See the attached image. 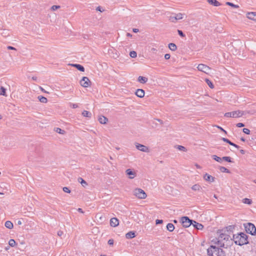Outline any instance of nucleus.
Masks as SVG:
<instances>
[{
    "label": "nucleus",
    "mask_w": 256,
    "mask_h": 256,
    "mask_svg": "<svg viewBox=\"0 0 256 256\" xmlns=\"http://www.w3.org/2000/svg\"><path fill=\"white\" fill-rule=\"evenodd\" d=\"M248 236L244 232H238L237 234H233L232 238L236 244L240 246L249 244L248 240Z\"/></svg>",
    "instance_id": "1"
},
{
    "label": "nucleus",
    "mask_w": 256,
    "mask_h": 256,
    "mask_svg": "<svg viewBox=\"0 0 256 256\" xmlns=\"http://www.w3.org/2000/svg\"><path fill=\"white\" fill-rule=\"evenodd\" d=\"M244 226L246 233L252 236H255L256 234V228L253 224L251 222H248L244 224Z\"/></svg>",
    "instance_id": "2"
},
{
    "label": "nucleus",
    "mask_w": 256,
    "mask_h": 256,
    "mask_svg": "<svg viewBox=\"0 0 256 256\" xmlns=\"http://www.w3.org/2000/svg\"><path fill=\"white\" fill-rule=\"evenodd\" d=\"M220 248L215 246L211 245L207 249V254L208 256H217L220 253Z\"/></svg>",
    "instance_id": "3"
},
{
    "label": "nucleus",
    "mask_w": 256,
    "mask_h": 256,
    "mask_svg": "<svg viewBox=\"0 0 256 256\" xmlns=\"http://www.w3.org/2000/svg\"><path fill=\"white\" fill-rule=\"evenodd\" d=\"M134 195L136 197H137L139 199H144L146 198L147 195L145 192L140 188H136L134 190Z\"/></svg>",
    "instance_id": "4"
},
{
    "label": "nucleus",
    "mask_w": 256,
    "mask_h": 256,
    "mask_svg": "<svg viewBox=\"0 0 256 256\" xmlns=\"http://www.w3.org/2000/svg\"><path fill=\"white\" fill-rule=\"evenodd\" d=\"M244 114V112L240 110L234 111L232 112H228L224 114V116L226 118H239L242 116Z\"/></svg>",
    "instance_id": "5"
},
{
    "label": "nucleus",
    "mask_w": 256,
    "mask_h": 256,
    "mask_svg": "<svg viewBox=\"0 0 256 256\" xmlns=\"http://www.w3.org/2000/svg\"><path fill=\"white\" fill-rule=\"evenodd\" d=\"M192 220H190L188 217L184 216L181 218V222L184 227L188 228L191 226L192 223Z\"/></svg>",
    "instance_id": "6"
},
{
    "label": "nucleus",
    "mask_w": 256,
    "mask_h": 256,
    "mask_svg": "<svg viewBox=\"0 0 256 256\" xmlns=\"http://www.w3.org/2000/svg\"><path fill=\"white\" fill-rule=\"evenodd\" d=\"M198 70L206 74H208L210 71V68L204 64H199L197 67Z\"/></svg>",
    "instance_id": "7"
},
{
    "label": "nucleus",
    "mask_w": 256,
    "mask_h": 256,
    "mask_svg": "<svg viewBox=\"0 0 256 256\" xmlns=\"http://www.w3.org/2000/svg\"><path fill=\"white\" fill-rule=\"evenodd\" d=\"M80 85L84 88H88L91 84V82L86 76H84L80 81Z\"/></svg>",
    "instance_id": "8"
},
{
    "label": "nucleus",
    "mask_w": 256,
    "mask_h": 256,
    "mask_svg": "<svg viewBox=\"0 0 256 256\" xmlns=\"http://www.w3.org/2000/svg\"><path fill=\"white\" fill-rule=\"evenodd\" d=\"M226 230L224 229L218 230V233L219 234V238H223L224 240H228L230 238L229 234L225 233Z\"/></svg>",
    "instance_id": "9"
},
{
    "label": "nucleus",
    "mask_w": 256,
    "mask_h": 256,
    "mask_svg": "<svg viewBox=\"0 0 256 256\" xmlns=\"http://www.w3.org/2000/svg\"><path fill=\"white\" fill-rule=\"evenodd\" d=\"M136 146L138 150L140 151H142V152H149V149H148V147H147L143 144H140L138 143H136Z\"/></svg>",
    "instance_id": "10"
},
{
    "label": "nucleus",
    "mask_w": 256,
    "mask_h": 256,
    "mask_svg": "<svg viewBox=\"0 0 256 256\" xmlns=\"http://www.w3.org/2000/svg\"><path fill=\"white\" fill-rule=\"evenodd\" d=\"M126 175L128 176V178L130 179L134 178L136 175V172L130 168L127 169L126 171Z\"/></svg>",
    "instance_id": "11"
},
{
    "label": "nucleus",
    "mask_w": 256,
    "mask_h": 256,
    "mask_svg": "<svg viewBox=\"0 0 256 256\" xmlns=\"http://www.w3.org/2000/svg\"><path fill=\"white\" fill-rule=\"evenodd\" d=\"M119 224L118 220L116 218H112L110 220V224L112 226L116 227Z\"/></svg>",
    "instance_id": "12"
},
{
    "label": "nucleus",
    "mask_w": 256,
    "mask_h": 256,
    "mask_svg": "<svg viewBox=\"0 0 256 256\" xmlns=\"http://www.w3.org/2000/svg\"><path fill=\"white\" fill-rule=\"evenodd\" d=\"M204 178L206 180V181H208V182H213L214 181V180H215V178L214 177V176H212L208 174H206L204 176Z\"/></svg>",
    "instance_id": "13"
},
{
    "label": "nucleus",
    "mask_w": 256,
    "mask_h": 256,
    "mask_svg": "<svg viewBox=\"0 0 256 256\" xmlns=\"http://www.w3.org/2000/svg\"><path fill=\"white\" fill-rule=\"evenodd\" d=\"M247 18L253 20H256V12H248L246 14Z\"/></svg>",
    "instance_id": "14"
},
{
    "label": "nucleus",
    "mask_w": 256,
    "mask_h": 256,
    "mask_svg": "<svg viewBox=\"0 0 256 256\" xmlns=\"http://www.w3.org/2000/svg\"><path fill=\"white\" fill-rule=\"evenodd\" d=\"M135 94L137 96L142 98L144 96V91L142 89H138L135 92Z\"/></svg>",
    "instance_id": "15"
},
{
    "label": "nucleus",
    "mask_w": 256,
    "mask_h": 256,
    "mask_svg": "<svg viewBox=\"0 0 256 256\" xmlns=\"http://www.w3.org/2000/svg\"><path fill=\"white\" fill-rule=\"evenodd\" d=\"M192 223L193 224H192V225L194 226V227L197 229V230H202L204 228V226L202 224H200V223H198L196 222L195 220H192Z\"/></svg>",
    "instance_id": "16"
},
{
    "label": "nucleus",
    "mask_w": 256,
    "mask_h": 256,
    "mask_svg": "<svg viewBox=\"0 0 256 256\" xmlns=\"http://www.w3.org/2000/svg\"><path fill=\"white\" fill-rule=\"evenodd\" d=\"M70 65L76 68L78 70H80V72H84V68L81 64H70Z\"/></svg>",
    "instance_id": "17"
},
{
    "label": "nucleus",
    "mask_w": 256,
    "mask_h": 256,
    "mask_svg": "<svg viewBox=\"0 0 256 256\" xmlns=\"http://www.w3.org/2000/svg\"><path fill=\"white\" fill-rule=\"evenodd\" d=\"M136 236V232L134 231H130L126 233V238L127 239L132 238H134Z\"/></svg>",
    "instance_id": "18"
},
{
    "label": "nucleus",
    "mask_w": 256,
    "mask_h": 256,
    "mask_svg": "<svg viewBox=\"0 0 256 256\" xmlns=\"http://www.w3.org/2000/svg\"><path fill=\"white\" fill-rule=\"evenodd\" d=\"M98 120L101 124H106L108 122V118L103 116H100Z\"/></svg>",
    "instance_id": "19"
},
{
    "label": "nucleus",
    "mask_w": 256,
    "mask_h": 256,
    "mask_svg": "<svg viewBox=\"0 0 256 256\" xmlns=\"http://www.w3.org/2000/svg\"><path fill=\"white\" fill-rule=\"evenodd\" d=\"M207 2L210 4L215 6H220L222 4L218 2L216 0H207Z\"/></svg>",
    "instance_id": "20"
},
{
    "label": "nucleus",
    "mask_w": 256,
    "mask_h": 256,
    "mask_svg": "<svg viewBox=\"0 0 256 256\" xmlns=\"http://www.w3.org/2000/svg\"><path fill=\"white\" fill-rule=\"evenodd\" d=\"M148 78L142 76H139L138 80L141 84H145L148 81Z\"/></svg>",
    "instance_id": "21"
},
{
    "label": "nucleus",
    "mask_w": 256,
    "mask_h": 256,
    "mask_svg": "<svg viewBox=\"0 0 256 256\" xmlns=\"http://www.w3.org/2000/svg\"><path fill=\"white\" fill-rule=\"evenodd\" d=\"M235 228V226L234 225H230L226 228L224 230H226V231L228 232L230 234V232H232L234 231V230Z\"/></svg>",
    "instance_id": "22"
},
{
    "label": "nucleus",
    "mask_w": 256,
    "mask_h": 256,
    "mask_svg": "<svg viewBox=\"0 0 256 256\" xmlns=\"http://www.w3.org/2000/svg\"><path fill=\"white\" fill-rule=\"evenodd\" d=\"M166 229L169 232H172L174 229V226L172 224L168 223L166 226Z\"/></svg>",
    "instance_id": "23"
},
{
    "label": "nucleus",
    "mask_w": 256,
    "mask_h": 256,
    "mask_svg": "<svg viewBox=\"0 0 256 256\" xmlns=\"http://www.w3.org/2000/svg\"><path fill=\"white\" fill-rule=\"evenodd\" d=\"M82 115L84 117L90 118L92 117V114L90 112L84 110L82 112Z\"/></svg>",
    "instance_id": "24"
},
{
    "label": "nucleus",
    "mask_w": 256,
    "mask_h": 256,
    "mask_svg": "<svg viewBox=\"0 0 256 256\" xmlns=\"http://www.w3.org/2000/svg\"><path fill=\"white\" fill-rule=\"evenodd\" d=\"M5 226L8 229H12L14 225L10 221L8 220L5 222Z\"/></svg>",
    "instance_id": "25"
},
{
    "label": "nucleus",
    "mask_w": 256,
    "mask_h": 256,
    "mask_svg": "<svg viewBox=\"0 0 256 256\" xmlns=\"http://www.w3.org/2000/svg\"><path fill=\"white\" fill-rule=\"evenodd\" d=\"M169 48L172 51H175L177 49V46L174 43H170L168 44Z\"/></svg>",
    "instance_id": "26"
},
{
    "label": "nucleus",
    "mask_w": 256,
    "mask_h": 256,
    "mask_svg": "<svg viewBox=\"0 0 256 256\" xmlns=\"http://www.w3.org/2000/svg\"><path fill=\"white\" fill-rule=\"evenodd\" d=\"M219 170L222 172H226V173H228V174L230 173V170L224 166H220Z\"/></svg>",
    "instance_id": "27"
},
{
    "label": "nucleus",
    "mask_w": 256,
    "mask_h": 256,
    "mask_svg": "<svg viewBox=\"0 0 256 256\" xmlns=\"http://www.w3.org/2000/svg\"><path fill=\"white\" fill-rule=\"evenodd\" d=\"M38 98L39 100L42 103L45 104L46 103L48 102L47 98L46 97L43 96H38Z\"/></svg>",
    "instance_id": "28"
},
{
    "label": "nucleus",
    "mask_w": 256,
    "mask_h": 256,
    "mask_svg": "<svg viewBox=\"0 0 256 256\" xmlns=\"http://www.w3.org/2000/svg\"><path fill=\"white\" fill-rule=\"evenodd\" d=\"M78 182H80L82 186L84 187L85 186L87 185V182L82 178L80 177L78 179Z\"/></svg>",
    "instance_id": "29"
},
{
    "label": "nucleus",
    "mask_w": 256,
    "mask_h": 256,
    "mask_svg": "<svg viewBox=\"0 0 256 256\" xmlns=\"http://www.w3.org/2000/svg\"><path fill=\"white\" fill-rule=\"evenodd\" d=\"M0 95L3 96H6V89L3 86H1L0 88Z\"/></svg>",
    "instance_id": "30"
},
{
    "label": "nucleus",
    "mask_w": 256,
    "mask_h": 256,
    "mask_svg": "<svg viewBox=\"0 0 256 256\" xmlns=\"http://www.w3.org/2000/svg\"><path fill=\"white\" fill-rule=\"evenodd\" d=\"M212 157L214 160L218 162H222V158H221L216 155H212Z\"/></svg>",
    "instance_id": "31"
},
{
    "label": "nucleus",
    "mask_w": 256,
    "mask_h": 256,
    "mask_svg": "<svg viewBox=\"0 0 256 256\" xmlns=\"http://www.w3.org/2000/svg\"><path fill=\"white\" fill-rule=\"evenodd\" d=\"M242 202L246 204H250L252 203V200L250 198H244L242 200Z\"/></svg>",
    "instance_id": "32"
},
{
    "label": "nucleus",
    "mask_w": 256,
    "mask_h": 256,
    "mask_svg": "<svg viewBox=\"0 0 256 256\" xmlns=\"http://www.w3.org/2000/svg\"><path fill=\"white\" fill-rule=\"evenodd\" d=\"M55 131L58 133V134H64L66 133V132L64 130H63L62 129H61L60 128H56L55 129Z\"/></svg>",
    "instance_id": "33"
},
{
    "label": "nucleus",
    "mask_w": 256,
    "mask_h": 256,
    "mask_svg": "<svg viewBox=\"0 0 256 256\" xmlns=\"http://www.w3.org/2000/svg\"><path fill=\"white\" fill-rule=\"evenodd\" d=\"M176 18V20H182L183 18V15L184 14H182L181 13H178L177 14H174Z\"/></svg>",
    "instance_id": "34"
},
{
    "label": "nucleus",
    "mask_w": 256,
    "mask_h": 256,
    "mask_svg": "<svg viewBox=\"0 0 256 256\" xmlns=\"http://www.w3.org/2000/svg\"><path fill=\"white\" fill-rule=\"evenodd\" d=\"M222 160H224L228 162H233L232 160V158L230 156H223L222 158Z\"/></svg>",
    "instance_id": "35"
},
{
    "label": "nucleus",
    "mask_w": 256,
    "mask_h": 256,
    "mask_svg": "<svg viewBox=\"0 0 256 256\" xmlns=\"http://www.w3.org/2000/svg\"><path fill=\"white\" fill-rule=\"evenodd\" d=\"M8 244L14 247L16 246V241L14 239H10L8 242Z\"/></svg>",
    "instance_id": "36"
},
{
    "label": "nucleus",
    "mask_w": 256,
    "mask_h": 256,
    "mask_svg": "<svg viewBox=\"0 0 256 256\" xmlns=\"http://www.w3.org/2000/svg\"><path fill=\"white\" fill-rule=\"evenodd\" d=\"M200 186L198 184L194 185L192 188V190L195 191L200 190Z\"/></svg>",
    "instance_id": "37"
},
{
    "label": "nucleus",
    "mask_w": 256,
    "mask_h": 256,
    "mask_svg": "<svg viewBox=\"0 0 256 256\" xmlns=\"http://www.w3.org/2000/svg\"><path fill=\"white\" fill-rule=\"evenodd\" d=\"M206 84H208V86L211 88H214V85L213 84L212 82L209 80L208 79H206Z\"/></svg>",
    "instance_id": "38"
},
{
    "label": "nucleus",
    "mask_w": 256,
    "mask_h": 256,
    "mask_svg": "<svg viewBox=\"0 0 256 256\" xmlns=\"http://www.w3.org/2000/svg\"><path fill=\"white\" fill-rule=\"evenodd\" d=\"M176 148L180 150L183 151V152L187 151V149L184 146H182L178 145V146H176Z\"/></svg>",
    "instance_id": "39"
},
{
    "label": "nucleus",
    "mask_w": 256,
    "mask_h": 256,
    "mask_svg": "<svg viewBox=\"0 0 256 256\" xmlns=\"http://www.w3.org/2000/svg\"><path fill=\"white\" fill-rule=\"evenodd\" d=\"M226 5L230 6L234 8H239V6L238 5L234 4L230 2H226Z\"/></svg>",
    "instance_id": "40"
},
{
    "label": "nucleus",
    "mask_w": 256,
    "mask_h": 256,
    "mask_svg": "<svg viewBox=\"0 0 256 256\" xmlns=\"http://www.w3.org/2000/svg\"><path fill=\"white\" fill-rule=\"evenodd\" d=\"M130 56L132 58H136L137 56V54L135 51H131L130 52Z\"/></svg>",
    "instance_id": "41"
},
{
    "label": "nucleus",
    "mask_w": 256,
    "mask_h": 256,
    "mask_svg": "<svg viewBox=\"0 0 256 256\" xmlns=\"http://www.w3.org/2000/svg\"><path fill=\"white\" fill-rule=\"evenodd\" d=\"M169 20L172 22H176V16H175V15L174 14V16H170V18H169Z\"/></svg>",
    "instance_id": "42"
},
{
    "label": "nucleus",
    "mask_w": 256,
    "mask_h": 256,
    "mask_svg": "<svg viewBox=\"0 0 256 256\" xmlns=\"http://www.w3.org/2000/svg\"><path fill=\"white\" fill-rule=\"evenodd\" d=\"M178 35L180 36H181L182 38H184L186 36L185 34L181 30H178Z\"/></svg>",
    "instance_id": "43"
},
{
    "label": "nucleus",
    "mask_w": 256,
    "mask_h": 256,
    "mask_svg": "<svg viewBox=\"0 0 256 256\" xmlns=\"http://www.w3.org/2000/svg\"><path fill=\"white\" fill-rule=\"evenodd\" d=\"M212 242L216 244H220V240H218V238H216L213 239L212 240Z\"/></svg>",
    "instance_id": "44"
},
{
    "label": "nucleus",
    "mask_w": 256,
    "mask_h": 256,
    "mask_svg": "<svg viewBox=\"0 0 256 256\" xmlns=\"http://www.w3.org/2000/svg\"><path fill=\"white\" fill-rule=\"evenodd\" d=\"M242 132L246 134H250V130L247 128H244L242 130Z\"/></svg>",
    "instance_id": "45"
},
{
    "label": "nucleus",
    "mask_w": 256,
    "mask_h": 256,
    "mask_svg": "<svg viewBox=\"0 0 256 256\" xmlns=\"http://www.w3.org/2000/svg\"><path fill=\"white\" fill-rule=\"evenodd\" d=\"M222 140L224 142H226V143L228 144H232V142H231L230 140L226 138H222Z\"/></svg>",
    "instance_id": "46"
},
{
    "label": "nucleus",
    "mask_w": 256,
    "mask_h": 256,
    "mask_svg": "<svg viewBox=\"0 0 256 256\" xmlns=\"http://www.w3.org/2000/svg\"><path fill=\"white\" fill-rule=\"evenodd\" d=\"M62 189H63L64 192H66V193L70 192V190L68 187H64Z\"/></svg>",
    "instance_id": "47"
},
{
    "label": "nucleus",
    "mask_w": 256,
    "mask_h": 256,
    "mask_svg": "<svg viewBox=\"0 0 256 256\" xmlns=\"http://www.w3.org/2000/svg\"><path fill=\"white\" fill-rule=\"evenodd\" d=\"M60 8V6L54 5L52 6L51 9L52 10H56L59 8Z\"/></svg>",
    "instance_id": "48"
},
{
    "label": "nucleus",
    "mask_w": 256,
    "mask_h": 256,
    "mask_svg": "<svg viewBox=\"0 0 256 256\" xmlns=\"http://www.w3.org/2000/svg\"><path fill=\"white\" fill-rule=\"evenodd\" d=\"M236 126L238 127V128H242V127H244L245 126L244 124H243V123H242V122H239V123H238L236 124Z\"/></svg>",
    "instance_id": "49"
},
{
    "label": "nucleus",
    "mask_w": 256,
    "mask_h": 256,
    "mask_svg": "<svg viewBox=\"0 0 256 256\" xmlns=\"http://www.w3.org/2000/svg\"><path fill=\"white\" fill-rule=\"evenodd\" d=\"M163 222V220H156V224H161Z\"/></svg>",
    "instance_id": "50"
},
{
    "label": "nucleus",
    "mask_w": 256,
    "mask_h": 256,
    "mask_svg": "<svg viewBox=\"0 0 256 256\" xmlns=\"http://www.w3.org/2000/svg\"><path fill=\"white\" fill-rule=\"evenodd\" d=\"M57 234L59 236L62 237V236L64 234V232L62 230H59Z\"/></svg>",
    "instance_id": "51"
},
{
    "label": "nucleus",
    "mask_w": 256,
    "mask_h": 256,
    "mask_svg": "<svg viewBox=\"0 0 256 256\" xmlns=\"http://www.w3.org/2000/svg\"><path fill=\"white\" fill-rule=\"evenodd\" d=\"M170 57V55L169 54H166L164 55V58L166 60H169Z\"/></svg>",
    "instance_id": "52"
},
{
    "label": "nucleus",
    "mask_w": 256,
    "mask_h": 256,
    "mask_svg": "<svg viewBox=\"0 0 256 256\" xmlns=\"http://www.w3.org/2000/svg\"><path fill=\"white\" fill-rule=\"evenodd\" d=\"M96 10L97 11H99V12H102L104 11V10H102V8L101 6H98L96 8Z\"/></svg>",
    "instance_id": "53"
},
{
    "label": "nucleus",
    "mask_w": 256,
    "mask_h": 256,
    "mask_svg": "<svg viewBox=\"0 0 256 256\" xmlns=\"http://www.w3.org/2000/svg\"><path fill=\"white\" fill-rule=\"evenodd\" d=\"M108 244L109 245H113L114 244V240L112 239H110L108 241Z\"/></svg>",
    "instance_id": "54"
},
{
    "label": "nucleus",
    "mask_w": 256,
    "mask_h": 256,
    "mask_svg": "<svg viewBox=\"0 0 256 256\" xmlns=\"http://www.w3.org/2000/svg\"><path fill=\"white\" fill-rule=\"evenodd\" d=\"M230 145L232 146H234L235 148H240V146L238 145L235 144L234 143L232 142V144H230Z\"/></svg>",
    "instance_id": "55"
},
{
    "label": "nucleus",
    "mask_w": 256,
    "mask_h": 256,
    "mask_svg": "<svg viewBox=\"0 0 256 256\" xmlns=\"http://www.w3.org/2000/svg\"><path fill=\"white\" fill-rule=\"evenodd\" d=\"M7 48L8 50H16V48L12 46H8L7 47Z\"/></svg>",
    "instance_id": "56"
},
{
    "label": "nucleus",
    "mask_w": 256,
    "mask_h": 256,
    "mask_svg": "<svg viewBox=\"0 0 256 256\" xmlns=\"http://www.w3.org/2000/svg\"><path fill=\"white\" fill-rule=\"evenodd\" d=\"M132 32H134V33H136V32H139V30H138V28H133V29H132Z\"/></svg>",
    "instance_id": "57"
},
{
    "label": "nucleus",
    "mask_w": 256,
    "mask_h": 256,
    "mask_svg": "<svg viewBox=\"0 0 256 256\" xmlns=\"http://www.w3.org/2000/svg\"><path fill=\"white\" fill-rule=\"evenodd\" d=\"M157 51L156 49L154 48H152L151 49V52L153 53H156V52Z\"/></svg>",
    "instance_id": "58"
},
{
    "label": "nucleus",
    "mask_w": 256,
    "mask_h": 256,
    "mask_svg": "<svg viewBox=\"0 0 256 256\" xmlns=\"http://www.w3.org/2000/svg\"><path fill=\"white\" fill-rule=\"evenodd\" d=\"M218 128H220L222 131L224 132L225 134H226V132L220 126H218Z\"/></svg>",
    "instance_id": "59"
},
{
    "label": "nucleus",
    "mask_w": 256,
    "mask_h": 256,
    "mask_svg": "<svg viewBox=\"0 0 256 256\" xmlns=\"http://www.w3.org/2000/svg\"><path fill=\"white\" fill-rule=\"evenodd\" d=\"M78 107V104H72V108H77Z\"/></svg>",
    "instance_id": "60"
},
{
    "label": "nucleus",
    "mask_w": 256,
    "mask_h": 256,
    "mask_svg": "<svg viewBox=\"0 0 256 256\" xmlns=\"http://www.w3.org/2000/svg\"><path fill=\"white\" fill-rule=\"evenodd\" d=\"M78 212H80V213H82V214L84 213V212L83 211V210H82V208H78Z\"/></svg>",
    "instance_id": "61"
},
{
    "label": "nucleus",
    "mask_w": 256,
    "mask_h": 256,
    "mask_svg": "<svg viewBox=\"0 0 256 256\" xmlns=\"http://www.w3.org/2000/svg\"><path fill=\"white\" fill-rule=\"evenodd\" d=\"M240 152L242 154H244L246 152L245 150H240Z\"/></svg>",
    "instance_id": "62"
},
{
    "label": "nucleus",
    "mask_w": 256,
    "mask_h": 256,
    "mask_svg": "<svg viewBox=\"0 0 256 256\" xmlns=\"http://www.w3.org/2000/svg\"><path fill=\"white\" fill-rule=\"evenodd\" d=\"M126 36H128V37H132V34H130V33H128H128L126 34Z\"/></svg>",
    "instance_id": "63"
},
{
    "label": "nucleus",
    "mask_w": 256,
    "mask_h": 256,
    "mask_svg": "<svg viewBox=\"0 0 256 256\" xmlns=\"http://www.w3.org/2000/svg\"><path fill=\"white\" fill-rule=\"evenodd\" d=\"M32 78L33 80H37V78L36 76H32Z\"/></svg>",
    "instance_id": "64"
}]
</instances>
